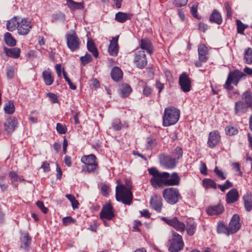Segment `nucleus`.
<instances>
[{"instance_id": "nucleus-1", "label": "nucleus", "mask_w": 252, "mask_h": 252, "mask_svg": "<svg viewBox=\"0 0 252 252\" xmlns=\"http://www.w3.org/2000/svg\"><path fill=\"white\" fill-rule=\"evenodd\" d=\"M115 197L118 202L126 205H131L133 200L131 185L128 183L124 185L119 182L116 187Z\"/></svg>"}, {"instance_id": "nucleus-2", "label": "nucleus", "mask_w": 252, "mask_h": 252, "mask_svg": "<svg viewBox=\"0 0 252 252\" xmlns=\"http://www.w3.org/2000/svg\"><path fill=\"white\" fill-rule=\"evenodd\" d=\"M180 117V110L173 107L170 106L165 109L162 117L163 126H169L176 124Z\"/></svg>"}, {"instance_id": "nucleus-3", "label": "nucleus", "mask_w": 252, "mask_h": 252, "mask_svg": "<svg viewBox=\"0 0 252 252\" xmlns=\"http://www.w3.org/2000/svg\"><path fill=\"white\" fill-rule=\"evenodd\" d=\"M81 161L84 164L82 167V171L85 173H95L98 167L97 158L94 154L82 156Z\"/></svg>"}, {"instance_id": "nucleus-4", "label": "nucleus", "mask_w": 252, "mask_h": 252, "mask_svg": "<svg viewBox=\"0 0 252 252\" xmlns=\"http://www.w3.org/2000/svg\"><path fill=\"white\" fill-rule=\"evenodd\" d=\"M180 178L176 172L173 173L171 176L168 172H158V185L163 184L165 186H177L179 184Z\"/></svg>"}, {"instance_id": "nucleus-5", "label": "nucleus", "mask_w": 252, "mask_h": 252, "mask_svg": "<svg viewBox=\"0 0 252 252\" xmlns=\"http://www.w3.org/2000/svg\"><path fill=\"white\" fill-rule=\"evenodd\" d=\"M246 77L245 73L237 69L231 71L228 74L224 88L227 90H232L233 87L231 86V83L237 86L240 80L245 79Z\"/></svg>"}, {"instance_id": "nucleus-6", "label": "nucleus", "mask_w": 252, "mask_h": 252, "mask_svg": "<svg viewBox=\"0 0 252 252\" xmlns=\"http://www.w3.org/2000/svg\"><path fill=\"white\" fill-rule=\"evenodd\" d=\"M162 195L165 201L172 205L177 203L181 198L179 189L174 188L164 189L163 190Z\"/></svg>"}, {"instance_id": "nucleus-7", "label": "nucleus", "mask_w": 252, "mask_h": 252, "mask_svg": "<svg viewBox=\"0 0 252 252\" xmlns=\"http://www.w3.org/2000/svg\"><path fill=\"white\" fill-rule=\"evenodd\" d=\"M184 243L182 237L175 231L172 232V239L169 247L170 252H178L183 249Z\"/></svg>"}, {"instance_id": "nucleus-8", "label": "nucleus", "mask_w": 252, "mask_h": 252, "mask_svg": "<svg viewBox=\"0 0 252 252\" xmlns=\"http://www.w3.org/2000/svg\"><path fill=\"white\" fill-rule=\"evenodd\" d=\"M65 37L67 46L70 51L73 52L80 48L81 41L75 31L67 33Z\"/></svg>"}, {"instance_id": "nucleus-9", "label": "nucleus", "mask_w": 252, "mask_h": 252, "mask_svg": "<svg viewBox=\"0 0 252 252\" xmlns=\"http://www.w3.org/2000/svg\"><path fill=\"white\" fill-rule=\"evenodd\" d=\"M115 217L114 209L112 204L107 203L103 205L99 213V218L101 220L107 219L108 220H112Z\"/></svg>"}, {"instance_id": "nucleus-10", "label": "nucleus", "mask_w": 252, "mask_h": 252, "mask_svg": "<svg viewBox=\"0 0 252 252\" xmlns=\"http://www.w3.org/2000/svg\"><path fill=\"white\" fill-rule=\"evenodd\" d=\"M32 28V24L29 19L28 18L21 19L20 18V21L17 29L18 34L23 35H27L29 33Z\"/></svg>"}, {"instance_id": "nucleus-11", "label": "nucleus", "mask_w": 252, "mask_h": 252, "mask_svg": "<svg viewBox=\"0 0 252 252\" xmlns=\"http://www.w3.org/2000/svg\"><path fill=\"white\" fill-rule=\"evenodd\" d=\"M161 220H163L168 225L173 227L178 231L182 232L185 230V224L183 222L180 221L176 217H173L171 219H168L165 217H162L161 218Z\"/></svg>"}, {"instance_id": "nucleus-12", "label": "nucleus", "mask_w": 252, "mask_h": 252, "mask_svg": "<svg viewBox=\"0 0 252 252\" xmlns=\"http://www.w3.org/2000/svg\"><path fill=\"white\" fill-rule=\"evenodd\" d=\"M134 63L139 68H143L147 65V61L144 51L136 49Z\"/></svg>"}, {"instance_id": "nucleus-13", "label": "nucleus", "mask_w": 252, "mask_h": 252, "mask_svg": "<svg viewBox=\"0 0 252 252\" xmlns=\"http://www.w3.org/2000/svg\"><path fill=\"white\" fill-rule=\"evenodd\" d=\"M159 162L161 166L167 169H173L175 167L176 162L172 157L165 155H160Z\"/></svg>"}, {"instance_id": "nucleus-14", "label": "nucleus", "mask_w": 252, "mask_h": 252, "mask_svg": "<svg viewBox=\"0 0 252 252\" xmlns=\"http://www.w3.org/2000/svg\"><path fill=\"white\" fill-rule=\"evenodd\" d=\"M179 83L183 92H188L190 90L191 81L186 73L184 72L180 76Z\"/></svg>"}, {"instance_id": "nucleus-15", "label": "nucleus", "mask_w": 252, "mask_h": 252, "mask_svg": "<svg viewBox=\"0 0 252 252\" xmlns=\"http://www.w3.org/2000/svg\"><path fill=\"white\" fill-rule=\"evenodd\" d=\"M119 35L112 38L110 41V44L108 48V51L110 56L116 57L118 55L119 50L118 40Z\"/></svg>"}, {"instance_id": "nucleus-16", "label": "nucleus", "mask_w": 252, "mask_h": 252, "mask_svg": "<svg viewBox=\"0 0 252 252\" xmlns=\"http://www.w3.org/2000/svg\"><path fill=\"white\" fill-rule=\"evenodd\" d=\"M239 216L238 215L235 214L232 216L228 225L229 233L231 234L236 233L240 228L241 224L239 222Z\"/></svg>"}, {"instance_id": "nucleus-17", "label": "nucleus", "mask_w": 252, "mask_h": 252, "mask_svg": "<svg viewBox=\"0 0 252 252\" xmlns=\"http://www.w3.org/2000/svg\"><path fill=\"white\" fill-rule=\"evenodd\" d=\"M18 122L16 118L9 117L4 124V129L7 132L11 133L18 126Z\"/></svg>"}, {"instance_id": "nucleus-18", "label": "nucleus", "mask_w": 252, "mask_h": 252, "mask_svg": "<svg viewBox=\"0 0 252 252\" xmlns=\"http://www.w3.org/2000/svg\"><path fill=\"white\" fill-rule=\"evenodd\" d=\"M220 138L218 131L215 130L210 132L207 142L208 146L211 148L215 147L219 142Z\"/></svg>"}, {"instance_id": "nucleus-19", "label": "nucleus", "mask_w": 252, "mask_h": 252, "mask_svg": "<svg viewBox=\"0 0 252 252\" xmlns=\"http://www.w3.org/2000/svg\"><path fill=\"white\" fill-rule=\"evenodd\" d=\"M239 198V194L237 189L233 188L226 193L225 200L227 204H231L237 201Z\"/></svg>"}, {"instance_id": "nucleus-20", "label": "nucleus", "mask_w": 252, "mask_h": 252, "mask_svg": "<svg viewBox=\"0 0 252 252\" xmlns=\"http://www.w3.org/2000/svg\"><path fill=\"white\" fill-rule=\"evenodd\" d=\"M43 81L47 86L51 85L54 81V75L50 68L44 70L42 74Z\"/></svg>"}, {"instance_id": "nucleus-21", "label": "nucleus", "mask_w": 252, "mask_h": 252, "mask_svg": "<svg viewBox=\"0 0 252 252\" xmlns=\"http://www.w3.org/2000/svg\"><path fill=\"white\" fill-rule=\"evenodd\" d=\"M199 60L203 62H206L208 59V49L204 44H200L198 47Z\"/></svg>"}, {"instance_id": "nucleus-22", "label": "nucleus", "mask_w": 252, "mask_h": 252, "mask_svg": "<svg viewBox=\"0 0 252 252\" xmlns=\"http://www.w3.org/2000/svg\"><path fill=\"white\" fill-rule=\"evenodd\" d=\"M20 21L19 16H14L6 22V28L10 32H13L18 29V26Z\"/></svg>"}, {"instance_id": "nucleus-23", "label": "nucleus", "mask_w": 252, "mask_h": 252, "mask_svg": "<svg viewBox=\"0 0 252 252\" xmlns=\"http://www.w3.org/2000/svg\"><path fill=\"white\" fill-rule=\"evenodd\" d=\"M133 15L131 13L118 12L115 15V19L119 23H124L127 20H131Z\"/></svg>"}, {"instance_id": "nucleus-24", "label": "nucleus", "mask_w": 252, "mask_h": 252, "mask_svg": "<svg viewBox=\"0 0 252 252\" xmlns=\"http://www.w3.org/2000/svg\"><path fill=\"white\" fill-rule=\"evenodd\" d=\"M224 210L223 206L221 204L210 206L206 209L207 214L209 215H218Z\"/></svg>"}, {"instance_id": "nucleus-25", "label": "nucleus", "mask_w": 252, "mask_h": 252, "mask_svg": "<svg viewBox=\"0 0 252 252\" xmlns=\"http://www.w3.org/2000/svg\"><path fill=\"white\" fill-rule=\"evenodd\" d=\"M21 247L25 250H28L32 243V238L28 233H24L21 238Z\"/></svg>"}, {"instance_id": "nucleus-26", "label": "nucleus", "mask_w": 252, "mask_h": 252, "mask_svg": "<svg viewBox=\"0 0 252 252\" xmlns=\"http://www.w3.org/2000/svg\"><path fill=\"white\" fill-rule=\"evenodd\" d=\"M244 207L246 210L250 212L252 210V194L250 192H246L243 196Z\"/></svg>"}, {"instance_id": "nucleus-27", "label": "nucleus", "mask_w": 252, "mask_h": 252, "mask_svg": "<svg viewBox=\"0 0 252 252\" xmlns=\"http://www.w3.org/2000/svg\"><path fill=\"white\" fill-rule=\"evenodd\" d=\"M66 5L72 11L82 10L84 8V2L83 1L77 2L73 0H66Z\"/></svg>"}, {"instance_id": "nucleus-28", "label": "nucleus", "mask_w": 252, "mask_h": 252, "mask_svg": "<svg viewBox=\"0 0 252 252\" xmlns=\"http://www.w3.org/2000/svg\"><path fill=\"white\" fill-rule=\"evenodd\" d=\"M4 50L6 55L12 58L18 59L20 56L21 50L19 48H5Z\"/></svg>"}, {"instance_id": "nucleus-29", "label": "nucleus", "mask_w": 252, "mask_h": 252, "mask_svg": "<svg viewBox=\"0 0 252 252\" xmlns=\"http://www.w3.org/2000/svg\"><path fill=\"white\" fill-rule=\"evenodd\" d=\"M150 175H152L153 177L150 180V182L152 186L157 189L158 188V169L156 167H152L148 169Z\"/></svg>"}, {"instance_id": "nucleus-30", "label": "nucleus", "mask_w": 252, "mask_h": 252, "mask_svg": "<svg viewBox=\"0 0 252 252\" xmlns=\"http://www.w3.org/2000/svg\"><path fill=\"white\" fill-rule=\"evenodd\" d=\"M248 107H249L244 102L242 101H237L235 104V112L238 115L245 113L247 111Z\"/></svg>"}, {"instance_id": "nucleus-31", "label": "nucleus", "mask_w": 252, "mask_h": 252, "mask_svg": "<svg viewBox=\"0 0 252 252\" xmlns=\"http://www.w3.org/2000/svg\"><path fill=\"white\" fill-rule=\"evenodd\" d=\"M210 21L218 25H220L222 22L221 14L216 9H214L210 17Z\"/></svg>"}, {"instance_id": "nucleus-32", "label": "nucleus", "mask_w": 252, "mask_h": 252, "mask_svg": "<svg viewBox=\"0 0 252 252\" xmlns=\"http://www.w3.org/2000/svg\"><path fill=\"white\" fill-rule=\"evenodd\" d=\"M141 50H146L149 54L153 53V47L151 41L148 39H142L140 41Z\"/></svg>"}, {"instance_id": "nucleus-33", "label": "nucleus", "mask_w": 252, "mask_h": 252, "mask_svg": "<svg viewBox=\"0 0 252 252\" xmlns=\"http://www.w3.org/2000/svg\"><path fill=\"white\" fill-rule=\"evenodd\" d=\"M123 73L119 67H114L111 72V76L112 79L115 81H118L122 79Z\"/></svg>"}, {"instance_id": "nucleus-34", "label": "nucleus", "mask_w": 252, "mask_h": 252, "mask_svg": "<svg viewBox=\"0 0 252 252\" xmlns=\"http://www.w3.org/2000/svg\"><path fill=\"white\" fill-rule=\"evenodd\" d=\"M87 48L89 52H91L95 58L98 57V52L95 43L92 40H88L87 42Z\"/></svg>"}, {"instance_id": "nucleus-35", "label": "nucleus", "mask_w": 252, "mask_h": 252, "mask_svg": "<svg viewBox=\"0 0 252 252\" xmlns=\"http://www.w3.org/2000/svg\"><path fill=\"white\" fill-rule=\"evenodd\" d=\"M197 225L194 222H188L185 229L187 234L189 236H192L195 232Z\"/></svg>"}, {"instance_id": "nucleus-36", "label": "nucleus", "mask_w": 252, "mask_h": 252, "mask_svg": "<svg viewBox=\"0 0 252 252\" xmlns=\"http://www.w3.org/2000/svg\"><path fill=\"white\" fill-rule=\"evenodd\" d=\"M4 40L5 43L9 46H14L16 44V40L12 37L11 34L8 32L5 33Z\"/></svg>"}, {"instance_id": "nucleus-37", "label": "nucleus", "mask_w": 252, "mask_h": 252, "mask_svg": "<svg viewBox=\"0 0 252 252\" xmlns=\"http://www.w3.org/2000/svg\"><path fill=\"white\" fill-rule=\"evenodd\" d=\"M244 59L247 64L252 63V49L248 47L245 50Z\"/></svg>"}, {"instance_id": "nucleus-38", "label": "nucleus", "mask_w": 252, "mask_h": 252, "mask_svg": "<svg viewBox=\"0 0 252 252\" xmlns=\"http://www.w3.org/2000/svg\"><path fill=\"white\" fill-rule=\"evenodd\" d=\"M203 186L206 189L209 188H213L214 189H217V184L214 180L211 179H204L203 181Z\"/></svg>"}, {"instance_id": "nucleus-39", "label": "nucleus", "mask_w": 252, "mask_h": 252, "mask_svg": "<svg viewBox=\"0 0 252 252\" xmlns=\"http://www.w3.org/2000/svg\"><path fill=\"white\" fill-rule=\"evenodd\" d=\"M4 110L5 113L8 114H12L14 113L15 110V106L14 103L11 101H9L5 103Z\"/></svg>"}, {"instance_id": "nucleus-40", "label": "nucleus", "mask_w": 252, "mask_h": 252, "mask_svg": "<svg viewBox=\"0 0 252 252\" xmlns=\"http://www.w3.org/2000/svg\"><path fill=\"white\" fill-rule=\"evenodd\" d=\"M183 151L182 149L180 147H177L172 152V158L174 159L176 161L182 158Z\"/></svg>"}, {"instance_id": "nucleus-41", "label": "nucleus", "mask_w": 252, "mask_h": 252, "mask_svg": "<svg viewBox=\"0 0 252 252\" xmlns=\"http://www.w3.org/2000/svg\"><path fill=\"white\" fill-rule=\"evenodd\" d=\"M8 176L11 180V184L14 188L17 189L18 185L16 183V182L18 181V175L17 173L13 171H10L8 173Z\"/></svg>"}, {"instance_id": "nucleus-42", "label": "nucleus", "mask_w": 252, "mask_h": 252, "mask_svg": "<svg viewBox=\"0 0 252 252\" xmlns=\"http://www.w3.org/2000/svg\"><path fill=\"white\" fill-rule=\"evenodd\" d=\"M131 88L127 84L123 85L121 88V95L124 97L128 96L131 93Z\"/></svg>"}, {"instance_id": "nucleus-43", "label": "nucleus", "mask_w": 252, "mask_h": 252, "mask_svg": "<svg viewBox=\"0 0 252 252\" xmlns=\"http://www.w3.org/2000/svg\"><path fill=\"white\" fill-rule=\"evenodd\" d=\"M217 231L219 233H224L227 235L231 234L229 233L228 226H226L223 222H220L218 223Z\"/></svg>"}, {"instance_id": "nucleus-44", "label": "nucleus", "mask_w": 252, "mask_h": 252, "mask_svg": "<svg viewBox=\"0 0 252 252\" xmlns=\"http://www.w3.org/2000/svg\"><path fill=\"white\" fill-rule=\"evenodd\" d=\"M243 98L245 100V104L250 107H252V96L250 91H246L243 94Z\"/></svg>"}, {"instance_id": "nucleus-45", "label": "nucleus", "mask_w": 252, "mask_h": 252, "mask_svg": "<svg viewBox=\"0 0 252 252\" xmlns=\"http://www.w3.org/2000/svg\"><path fill=\"white\" fill-rule=\"evenodd\" d=\"M237 32L243 34L245 30L248 27L247 25L243 24L240 20H236Z\"/></svg>"}, {"instance_id": "nucleus-46", "label": "nucleus", "mask_w": 252, "mask_h": 252, "mask_svg": "<svg viewBox=\"0 0 252 252\" xmlns=\"http://www.w3.org/2000/svg\"><path fill=\"white\" fill-rule=\"evenodd\" d=\"M80 61L83 66H85L86 64L92 61V57L90 54L86 53L84 56H82L80 58Z\"/></svg>"}, {"instance_id": "nucleus-47", "label": "nucleus", "mask_w": 252, "mask_h": 252, "mask_svg": "<svg viewBox=\"0 0 252 252\" xmlns=\"http://www.w3.org/2000/svg\"><path fill=\"white\" fill-rule=\"evenodd\" d=\"M112 127L115 130H120L122 128V124L120 119H114L112 123Z\"/></svg>"}, {"instance_id": "nucleus-48", "label": "nucleus", "mask_w": 252, "mask_h": 252, "mask_svg": "<svg viewBox=\"0 0 252 252\" xmlns=\"http://www.w3.org/2000/svg\"><path fill=\"white\" fill-rule=\"evenodd\" d=\"M56 129L60 134H65L67 130L66 126L60 123L57 124Z\"/></svg>"}, {"instance_id": "nucleus-49", "label": "nucleus", "mask_w": 252, "mask_h": 252, "mask_svg": "<svg viewBox=\"0 0 252 252\" xmlns=\"http://www.w3.org/2000/svg\"><path fill=\"white\" fill-rule=\"evenodd\" d=\"M224 8L226 13V17L228 19H231L232 17V10L231 7V5L229 2L226 1L224 4Z\"/></svg>"}, {"instance_id": "nucleus-50", "label": "nucleus", "mask_w": 252, "mask_h": 252, "mask_svg": "<svg viewBox=\"0 0 252 252\" xmlns=\"http://www.w3.org/2000/svg\"><path fill=\"white\" fill-rule=\"evenodd\" d=\"M76 221V220L70 216L64 217L62 219L63 224L65 226L72 223H75Z\"/></svg>"}, {"instance_id": "nucleus-51", "label": "nucleus", "mask_w": 252, "mask_h": 252, "mask_svg": "<svg viewBox=\"0 0 252 252\" xmlns=\"http://www.w3.org/2000/svg\"><path fill=\"white\" fill-rule=\"evenodd\" d=\"M225 130L226 134L230 136L234 135L238 132L237 128L231 126H226Z\"/></svg>"}, {"instance_id": "nucleus-52", "label": "nucleus", "mask_w": 252, "mask_h": 252, "mask_svg": "<svg viewBox=\"0 0 252 252\" xmlns=\"http://www.w3.org/2000/svg\"><path fill=\"white\" fill-rule=\"evenodd\" d=\"M151 207L157 211L158 210V196L156 194L153 195L150 199Z\"/></svg>"}, {"instance_id": "nucleus-53", "label": "nucleus", "mask_w": 252, "mask_h": 252, "mask_svg": "<svg viewBox=\"0 0 252 252\" xmlns=\"http://www.w3.org/2000/svg\"><path fill=\"white\" fill-rule=\"evenodd\" d=\"M16 71L12 66H9L6 69V75L8 78L13 79L16 74Z\"/></svg>"}, {"instance_id": "nucleus-54", "label": "nucleus", "mask_w": 252, "mask_h": 252, "mask_svg": "<svg viewBox=\"0 0 252 252\" xmlns=\"http://www.w3.org/2000/svg\"><path fill=\"white\" fill-rule=\"evenodd\" d=\"M142 225V223L140 220H136L134 221L133 225V231L136 232H141Z\"/></svg>"}, {"instance_id": "nucleus-55", "label": "nucleus", "mask_w": 252, "mask_h": 252, "mask_svg": "<svg viewBox=\"0 0 252 252\" xmlns=\"http://www.w3.org/2000/svg\"><path fill=\"white\" fill-rule=\"evenodd\" d=\"M233 186L232 184L228 180H226L225 183L221 185H219L218 187L220 188V189L221 190V191L224 192L225 190L229 188H231Z\"/></svg>"}, {"instance_id": "nucleus-56", "label": "nucleus", "mask_w": 252, "mask_h": 252, "mask_svg": "<svg viewBox=\"0 0 252 252\" xmlns=\"http://www.w3.org/2000/svg\"><path fill=\"white\" fill-rule=\"evenodd\" d=\"M36 206L40 209L42 212L44 214H47L48 209L44 206L43 202L41 201H37L36 203Z\"/></svg>"}, {"instance_id": "nucleus-57", "label": "nucleus", "mask_w": 252, "mask_h": 252, "mask_svg": "<svg viewBox=\"0 0 252 252\" xmlns=\"http://www.w3.org/2000/svg\"><path fill=\"white\" fill-rule=\"evenodd\" d=\"M188 0H174V4L177 7H182L187 4Z\"/></svg>"}, {"instance_id": "nucleus-58", "label": "nucleus", "mask_w": 252, "mask_h": 252, "mask_svg": "<svg viewBox=\"0 0 252 252\" xmlns=\"http://www.w3.org/2000/svg\"><path fill=\"white\" fill-rule=\"evenodd\" d=\"M4 180L3 177L0 178V189L3 192L6 191L8 189V186L4 183Z\"/></svg>"}, {"instance_id": "nucleus-59", "label": "nucleus", "mask_w": 252, "mask_h": 252, "mask_svg": "<svg viewBox=\"0 0 252 252\" xmlns=\"http://www.w3.org/2000/svg\"><path fill=\"white\" fill-rule=\"evenodd\" d=\"M109 187L106 185H103L101 188L102 194L105 196H107L109 194Z\"/></svg>"}, {"instance_id": "nucleus-60", "label": "nucleus", "mask_w": 252, "mask_h": 252, "mask_svg": "<svg viewBox=\"0 0 252 252\" xmlns=\"http://www.w3.org/2000/svg\"><path fill=\"white\" fill-rule=\"evenodd\" d=\"M197 5L193 4L190 8V12L192 16L196 18L199 19V17L197 14Z\"/></svg>"}, {"instance_id": "nucleus-61", "label": "nucleus", "mask_w": 252, "mask_h": 252, "mask_svg": "<svg viewBox=\"0 0 252 252\" xmlns=\"http://www.w3.org/2000/svg\"><path fill=\"white\" fill-rule=\"evenodd\" d=\"M47 95L49 97L51 101L53 103H57L58 101V97L56 94L52 93H48Z\"/></svg>"}, {"instance_id": "nucleus-62", "label": "nucleus", "mask_w": 252, "mask_h": 252, "mask_svg": "<svg viewBox=\"0 0 252 252\" xmlns=\"http://www.w3.org/2000/svg\"><path fill=\"white\" fill-rule=\"evenodd\" d=\"M56 177L57 179L61 180L63 175L62 170L58 163H56Z\"/></svg>"}, {"instance_id": "nucleus-63", "label": "nucleus", "mask_w": 252, "mask_h": 252, "mask_svg": "<svg viewBox=\"0 0 252 252\" xmlns=\"http://www.w3.org/2000/svg\"><path fill=\"white\" fill-rule=\"evenodd\" d=\"M214 172L220 179L224 180L226 178L225 176L223 175V173L219 170L217 167H216L215 168Z\"/></svg>"}, {"instance_id": "nucleus-64", "label": "nucleus", "mask_w": 252, "mask_h": 252, "mask_svg": "<svg viewBox=\"0 0 252 252\" xmlns=\"http://www.w3.org/2000/svg\"><path fill=\"white\" fill-rule=\"evenodd\" d=\"M198 29L200 31L205 32L208 29V26L203 23L200 22L198 24Z\"/></svg>"}]
</instances>
